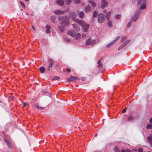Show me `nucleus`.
Returning a JSON list of instances; mask_svg holds the SVG:
<instances>
[{
	"label": "nucleus",
	"mask_w": 152,
	"mask_h": 152,
	"mask_svg": "<svg viewBox=\"0 0 152 152\" xmlns=\"http://www.w3.org/2000/svg\"><path fill=\"white\" fill-rule=\"evenodd\" d=\"M75 21L79 25L84 27L83 28V31L84 32H86L88 31L89 26L88 24H86L84 21L82 20H80L79 19H75Z\"/></svg>",
	"instance_id": "obj_1"
},
{
	"label": "nucleus",
	"mask_w": 152,
	"mask_h": 152,
	"mask_svg": "<svg viewBox=\"0 0 152 152\" xmlns=\"http://www.w3.org/2000/svg\"><path fill=\"white\" fill-rule=\"evenodd\" d=\"M78 15L79 17L82 19L84 16V13L83 12L81 11L79 12L78 11H77L75 12H72L71 13V17H72V19L75 21V19H77L75 18Z\"/></svg>",
	"instance_id": "obj_2"
},
{
	"label": "nucleus",
	"mask_w": 152,
	"mask_h": 152,
	"mask_svg": "<svg viewBox=\"0 0 152 152\" xmlns=\"http://www.w3.org/2000/svg\"><path fill=\"white\" fill-rule=\"evenodd\" d=\"M140 13L141 10H137L135 13L134 16L132 17L131 19V21L135 22L139 17Z\"/></svg>",
	"instance_id": "obj_3"
},
{
	"label": "nucleus",
	"mask_w": 152,
	"mask_h": 152,
	"mask_svg": "<svg viewBox=\"0 0 152 152\" xmlns=\"http://www.w3.org/2000/svg\"><path fill=\"white\" fill-rule=\"evenodd\" d=\"M96 43L94 39H92L91 38L88 39L86 42V46L87 47H90L93 46Z\"/></svg>",
	"instance_id": "obj_4"
},
{
	"label": "nucleus",
	"mask_w": 152,
	"mask_h": 152,
	"mask_svg": "<svg viewBox=\"0 0 152 152\" xmlns=\"http://www.w3.org/2000/svg\"><path fill=\"white\" fill-rule=\"evenodd\" d=\"M70 23L69 21L66 18H63L62 21L60 22L61 25L63 27L68 26Z\"/></svg>",
	"instance_id": "obj_5"
},
{
	"label": "nucleus",
	"mask_w": 152,
	"mask_h": 152,
	"mask_svg": "<svg viewBox=\"0 0 152 152\" xmlns=\"http://www.w3.org/2000/svg\"><path fill=\"white\" fill-rule=\"evenodd\" d=\"M105 15L101 13L99 15L98 19L99 23H103L105 20Z\"/></svg>",
	"instance_id": "obj_6"
},
{
	"label": "nucleus",
	"mask_w": 152,
	"mask_h": 152,
	"mask_svg": "<svg viewBox=\"0 0 152 152\" xmlns=\"http://www.w3.org/2000/svg\"><path fill=\"white\" fill-rule=\"evenodd\" d=\"M64 12H65L64 11L61 10H55L54 12V13L56 15L63 14Z\"/></svg>",
	"instance_id": "obj_7"
},
{
	"label": "nucleus",
	"mask_w": 152,
	"mask_h": 152,
	"mask_svg": "<svg viewBox=\"0 0 152 152\" xmlns=\"http://www.w3.org/2000/svg\"><path fill=\"white\" fill-rule=\"evenodd\" d=\"M68 34L71 36L74 37L76 36V33L73 30H70L67 32Z\"/></svg>",
	"instance_id": "obj_8"
},
{
	"label": "nucleus",
	"mask_w": 152,
	"mask_h": 152,
	"mask_svg": "<svg viewBox=\"0 0 152 152\" xmlns=\"http://www.w3.org/2000/svg\"><path fill=\"white\" fill-rule=\"evenodd\" d=\"M78 80V78L77 77H75L73 76H70L69 78L67 79V80L68 81H74L75 80Z\"/></svg>",
	"instance_id": "obj_9"
},
{
	"label": "nucleus",
	"mask_w": 152,
	"mask_h": 152,
	"mask_svg": "<svg viewBox=\"0 0 152 152\" xmlns=\"http://www.w3.org/2000/svg\"><path fill=\"white\" fill-rule=\"evenodd\" d=\"M48 61L49 63V64L48 65L49 68H51L53 64V61L51 58H49Z\"/></svg>",
	"instance_id": "obj_10"
},
{
	"label": "nucleus",
	"mask_w": 152,
	"mask_h": 152,
	"mask_svg": "<svg viewBox=\"0 0 152 152\" xmlns=\"http://www.w3.org/2000/svg\"><path fill=\"white\" fill-rule=\"evenodd\" d=\"M101 7L103 9L107 6L108 4L107 1H101Z\"/></svg>",
	"instance_id": "obj_11"
},
{
	"label": "nucleus",
	"mask_w": 152,
	"mask_h": 152,
	"mask_svg": "<svg viewBox=\"0 0 152 152\" xmlns=\"http://www.w3.org/2000/svg\"><path fill=\"white\" fill-rule=\"evenodd\" d=\"M56 2L58 5L60 6L63 5L64 4V1L62 0H57Z\"/></svg>",
	"instance_id": "obj_12"
},
{
	"label": "nucleus",
	"mask_w": 152,
	"mask_h": 152,
	"mask_svg": "<svg viewBox=\"0 0 152 152\" xmlns=\"http://www.w3.org/2000/svg\"><path fill=\"white\" fill-rule=\"evenodd\" d=\"M148 140L150 141L151 146L152 147V134L148 137Z\"/></svg>",
	"instance_id": "obj_13"
},
{
	"label": "nucleus",
	"mask_w": 152,
	"mask_h": 152,
	"mask_svg": "<svg viewBox=\"0 0 152 152\" xmlns=\"http://www.w3.org/2000/svg\"><path fill=\"white\" fill-rule=\"evenodd\" d=\"M73 28L77 31L80 30V28L76 24H73Z\"/></svg>",
	"instance_id": "obj_14"
},
{
	"label": "nucleus",
	"mask_w": 152,
	"mask_h": 152,
	"mask_svg": "<svg viewBox=\"0 0 152 152\" xmlns=\"http://www.w3.org/2000/svg\"><path fill=\"white\" fill-rule=\"evenodd\" d=\"M91 10V8L89 5H88L85 8V11L86 12H90Z\"/></svg>",
	"instance_id": "obj_15"
},
{
	"label": "nucleus",
	"mask_w": 152,
	"mask_h": 152,
	"mask_svg": "<svg viewBox=\"0 0 152 152\" xmlns=\"http://www.w3.org/2000/svg\"><path fill=\"white\" fill-rule=\"evenodd\" d=\"M111 12H109L106 14V17L107 19L109 20L111 18Z\"/></svg>",
	"instance_id": "obj_16"
},
{
	"label": "nucleus",
	"mask_w": 152,
	"mask_h": 152,
	"mask_svg": "<svg viewBox=\"0 0 152 152\" xmlns=\"http://www.w3.org/2000/svg\"><path fill=\"white\" fill-rule=\"evenodd\" d=\"M97 63L98 64V67L100 69L102 68L103 64L102 63H100V60L98 61Z\"/></svg>",
	"instance_id": "obj_17"
},
{
	"label": "nucleus",
	"mask_w": 152,
	"mask_h": 152,
	"mask_svg": "<svg viewBox=\"0 0 152 152\" xmlns=\"http://www.w3.org/2000/svg\"><path fill=\"white\" fill-rule=\"evenodd\" d=\"M147 0H138V4H141L142 3H145L146 2Z\"/></svg>",
	"instance_id": "obj_18"
},
{
	"label": "nucleus",
	"mask_w": 152,
	"mask_h": 152,
	"mask_svg": "<svg viewBox=\"0 0 152 152\" xmlns=\"http://www.w3.org/2000/svg\"><path fill=\"white\" fill-rule=\"evenodd\" d=\"M89 2L93 7H95L96 5V3L95 2L92 1H89Z\"/></svg>",
	"instance_id": "obj_19"
},
{
	"label": "nucleus",
	"mask_w": 152,
	"mask_h": 152,
	"mask_svg": "<svg viewBox=\"0 0 152 152\" xmlns=\"http://www.w3.org/2000/svg\"><path fill=\"white\" fill-rule=\"evenodd\" d=\"M114 44V43L112 42L110 43L107 45L106 46V48H109L110 47H111Z\"/></svg>",
	"instance_id": "obj_20"
},
{
	"label": "nucleus",
	"mask_w": 152,
	"mask_h": 152,
	"mask_svg": "<svg viewBox=\"0 0 152 152\" xmlns=\"http://www.w3.org/2000/svg\"><path fill=\"white\" fill-rule=\"evenodd\" d=\"M134 118V117L132 115H131L128 118V120L129 121H132V120H133Z\"/></svg>",
	"instance_id": "obj_21"
},
{
	"label": "nucleus",
	"mask_w": 152,
	"mask_h": 152,
	"mask_svg": "<svg viewBox=\"0 0 152 152\" xmlns=\"http://www.w3.org/2000/svg\"><path fill=\"white\" fill-rule=\"evenodd\" d=\"M120 37L119 36H117L116 38L112 42L114 44L119 39H120Z\"/></svg>",
	"instance_id": "obj_22"
},
{
	"label": "nucleus",
	"mask_w": 152,
	"mask_h": 152,
	"mask_svg": "<svg viewBox=\"0 0 152 152\" xmlns=\"http://www.w3.org/2000/svg\"><path fill=\"white\" fill-rule=\"evenodd\" d=\"M120 37L119 36H117L116 38L112 42L114 44L119 39H120Z\"/></svg>",
	"instance_id": "obj_23"
},
{
	"label": "nucleus",
	"mask_w": 152,
	"mask_h": 152,
	"mask_svg": "<svg viewBox=\"0 0 152 152\" xmlns=\"http://www.w3.org/2000/svg\"><path fill=\"white\" fill-rule=\"evenodd\" d=\"M146 128L148 129H152V124H148L146 126Z\"/></svg>",
	"instance_id": "obj_24"
},
{
	"label": "nucleus",
	"mask_w": 152,
	"mask_h": 152,
	"mask_svg": "<svg viewBox=\"0 0 152 152\" xmlns=\"http://www.w3.org/2000/svg\"><path fill=\"white\" fill-rule=\"evenodd\" d=\"M140 6V8L141 9H144L146 7L145 4V3H142L141 4Z\"/></svg>",
	"instance_id": "obj_25"
},
{
	"label": "nucleus",
	"mask_w": 152,
	"mask_h": 152,
	"mask_svg": "<svg viewBox=\"0 0 152 152\" xmlns=\"http://www.w3.org/2000/svg\"><path fill=\"white\" fill-rule=\"evenodd\" d=\"M81 34L80 33H77L76 35L75 38L76 39H79L81 37Z\"/></svg>",
	"instance_id": "obj_26"
},
{
	"label": "nucleus",
	"mask_w": 152,
	"mask_h": 152,
	"mask_svg": "<svg viewBox=\"0 0 152 152\" xmlns=\"http://www.w3.org/2000/svg\"><path fill=\"white\" fill-rule=\"evenodd\" d=\"M51 20L53 23H54L55 21V18L54 16H52L51 17Z\"/></svg>",
	"instance_id": "obj_27"
},
{
	"label": "nucleus",
	"mask_w": 152,
	"mask_h": 152,
	"mask_svg": "<svg viewBox=\"0 0 152 152\" xmlns=\"http://www.w3.org/2000/svg\"><path fill=\"white\" fill-rule=\"evenodd\" d=\"M130 40L129 39L126 41H125L124 43L123 44V45L124 46H125L126 45H127L128 44L129 42H130Z\"/></svg>",
	"instance_id": "obj_28"
},
{
	"label": "nucleus",
	"mask_w": 152,
	"mask_h": 152,
	"mask_svg": "<svg viewBox=\"0 0 152 152\" xmlns=\"http://www.w3.org/2000/svg\"><path fill=\"white\" fill-rule=\"evenodd\" d=\"M45 68L44 67H42L40 68V71L41 72L43 73L45 72Z\"/></svg>",
	"instance_id": "obj_29"
},
{
	"label": "nucleus",
	"mask_w": 152,
	"mask_h": 152,
	"mask_svg": "<svg viewBox=\"0 0 152 152\" xmlns=\"http://www.w3.org/2000/svg\"><path fill=\"white\" fill-rule=\"evenodd\" d=\"M7 144L8 145V147L10 148H12V145L8 141H6Z\"/></svg>",
	"instance_id": "obj_30"
},
{
	"label": "nucleus",
	"mask_w": 152,
	"mask_h": 152,
	"mask_svg": "<svg viewBox=\"0 0 152 152\" xmlns=\"http://www.w3.org/2000/svg\"><path fill=\"white\" fill-rule=\"evenodd\" d=\"M59 29L61 32H63L64 31V29L61 26L59 27Z\"/></svg>",
	"instance_id": "obj_31"
},
{
	"label": "nucleus",
	"mask_w": 152,
	"mask_h": 152,
	"mask_svg": "<svg viewBox=\"0 0 152 152\" xmlns=\"http://www.w3.org/2000/svg\"><path fill=\"white\" fill-rule=\"evenodd\" d=\"M121 15H120L118 14V15H117L115 16V18L116 19L118 20V19H120L121 18Z\"/></svg>",
	"instance_id": "obj_32"
},
{
	"label": "nucleus",
	"mask_w": 152,
	"mask_h": 152,
	"mask_svg": "<svg viewBox=\"0 0 152 152\" xmlns=\"http://www.w3.org/2000/svg\"><path fill=\"white\" fill-rule=\"evenodd\" d=\"M98 14V12H97L96 11H94L93 15V17H96L97 16Z\"/></svg>",
	"instance_id": "obj_33"
},
{
	"label": "nucleus",
	"mask_w": 152,
	"mask_h": 152,
	"mask_svg": "<svg viewBox=\"0 0 152 152\" xmlns=\"http://www.w3.org/2000/svg\"><path fill=\"white\" fill-rule=\"evenodd\" d=\"M107 24L108 25V26L110 27H111L112 26V22L111 20H109L108 21Z\"/></svg>",
	"instance_id": "obj_34"
},
{
	"label": "nucleus",
	"mask_w": 152,
	"mask_h": 152,
	"mask_svg": "<svg viewBox=\"0 0 152 152\" xmlns=\"http://www.w3.org/2000/svg\"><path fill=\"white\" fill-rule=\"evenodd\" d=\"M60 79V77L58 76H56L54 77H53V78L52 79V80H57L58 79Z\"/></svg>",
	"instance_id": "obj_35"
},
{
	"label": "nucleus",
	"mask_w": 152,
	"mask_h": 152,
	"mask_svg": "<svg viewBox=\"0 0 152 152\" xmlns=\"http://www.w3.org/2000/svg\"><path fill=\"white\" fill-rule=\"evenodd\" d=\"M19 2H20V5L23 7H24V8H25V5H24V4L21 1H20Z\"/></svg>",
	"instance_id": "obj_36"
},
{
	"label": "nucleus",
	"mask_w": 152,
	"mask_h": 152,
	"mask_svg": "<svg viewBox=\"0 0 152 152\" xmlns=\"http://www.w3.org/2000/svg\"><path fill=\"white\" fill-rule=\"evenodd\" d=\"M125 46H124L123 44L122 45H121L118 48V50H120L123 48Z\"/></svg>",
	"instance_id": "obj_37"
},
{
	"label": "nucleus",
	"mask_w": 152,
	"mask_h": 152,
	"mask_svg": "<svg viewBox=\"0 0 152 152\" xmlns=\"http://www.w3.org/2000/svg\"><path fill=\"white\" fill-rule=\"evenodd\" d=\"M126 39V37L125 36H123L121 37V41H123Z\"/></svg>",
	"instance_id": "obj_38"
},
{
	"label": "nucleus",
	"mask_w": 152,
	"mask_h": 152,
	"mask_svg": "<svg viewBox=\"0 0 152 152\" xmlns=\"http://www.w3.org/2000/svg\"><path fill=\"white\" fill-rule=\"evenodd\" d=\"M46 32L47 33H50V29H47L46 30Z\"/></svg>",
	"instance_id": "obj_39"
},
{
	"label": "nucleus",
	"mask_w": 152,
	"mask_h": 152,
	"mask_svg": "<svg viewBox=\"0 0 152 152\" xmlns=\"http://www.w3.org/2000/svg\"><path fill=\"white\" fill-rule=\"evenodd\" d=\"M115 152H120L118 148L117 147L115 148Z\"/></svg>",
	"instance_id": "obj_40"
},
{
	"label": "nucleus",
	"mask_w": 152,
	"mask_h": 152,
	"mask_svg": "<svg viewBox=\"0 0 152 152\" xmlns=\"http://www.w3.org/2000/svg\"><path fill=\"white\" fill-rule=\"evenodd\" d=\"M45 27L47 28V29H50L51 28V27L50 26L48 25H46V26Z\"/></svg>",
	"instance_id": "obj_41"
},
{
	"label": "nucleus",
	"mask_w": 152,
	"mask_h": 152,
	"mask_svg": "<svg viewBox=\"0 0 152 152\" xmlns=\"http://www.w3.org/2000/svg\"><path fill=\"white\" fill-rule=\"evenodd\" d=\"M73 0H66V1H67L68 4H69L70 2L72 1Z\"/></svg>",
	"instance_id": "obj_42"
},
{
	"label": "nucleus",
	"mask_w": 152,
	"mask_h": 152,
	"mask_svg": "<svg viewBox=\"0 0 152 152\" xmlns=\"http://www.w3.org/2000/svg\"><path fill=\"white\" fill-rule=\"evenodd\" d=\"M139 152H143L142 149L141 148H140L138 149Z\"/></svg>",
	"instance_id": "obj_43"
},
{
	"label": "nucleus",
	"mask_w": 152,
	"mask_h": 152,
	"mask_svg": "<svg viewBox=\"0 0 152 152\" xmlns=\"http://www.w3.org/2000/svg\"><path fill=\"white\" fill-rule=\"evenodd\" d=\"M126 109H127V108H124L122 110V112L123 113H125L126 110Z\"/></svg>",
	"instance_id": "obj_44"
},
{
	"label": "nucleus",
	"mask_w": 152,
	"mask_h": 152,
	"mask_svg": "<svg viewBox=\"0 0 152 152\" xmlns=\"http://www.w3.org/2000/svg\"><path fill=\"white\" fill-rule=\"evenodd\" d=\"M131 23V21H130V22L128 23L127 24V27H129V26H130Z\"/></svg>",
	"instance_id": "obj_45"
},
{
	"label": "nucleus",
	"mask_w": 152,
	"mask_h": 152,
	"mask_svg": "<svg viewBox=\"0 0 152 152\" xmlns=\"http://www.w3.org/2000/svg\"><path fill=\"white\" fill-rule=\"evenodd\" d=\"M75 2L76 3H78L80 2V0H76L75 1Z\"/></svg>",
	"instance_id": "obj_46"
},
{
	"label": "nucleus",
	"mask_w": 152,
	"mask_h": 152,
	"mask_svg": "<svg viewBox=\"0 0 152 152\" xmlns=\"http://www.w3.org/2000/svg\"><path fill=\"white\" fill-rule=\"evenodd\" d=\"M86 37V35L85 34H82V37L83 38H84Z\"/></svg>",
	"instance_id": "obj_47"
},
{
	"label": "nucleus",
	"mask_w": 152,
	"mask_h": 152,
	"mask_svg": "<svg viewBox=\"0 0 152 152\" xmlns=\"http://www.w3.org/2000/svg\"><path fill=\"white\" fill-rule=\"evenodd\" d=\"M44 109V107H39V109L40 110H42Z\"/></svg>",
	"instance_id": "obj_48"
},
{
	"label": "nucleus",
	"mask_w": 152,
	"mask_h": 152,
	"mask_svg": "<svg viewBox=\"0 0 152 152\" xmlns=\"http://www.w3.org/2000/svg\"><path fill=\"white\" fill-rule=\"evenodd\" d=\"M66 71H67L68 72H70V71H71V70L70 69H69V68H67L66 69Z\"/></svg>",
	"instance_id": "obj_49"
},
{
	"label": "nucleus",
	"mask_w": 152,
	"mask_h": 152,
	"mask_svg": "<svg viewBox=\"0 0 152 152\" xmlns=\"http://www.w3.org/2000/svg\"><path fill=\"white\" fill-rule=\"evenodd\" d=\"M126 152H131V151L129 149H127L126 151Z\"/></svg>",
	"instance_id": "obj_50"
},
{
	"label": "nucleus",
	"mask_w": 152,
	"mask_h": 152,
	"mask_svg": "<svg viewBox=\"0 0 152 152\" xmlns=\"http://www.w3.org/2000/svg\"><path fill=\"white\" fill-rule=\"evenodd\" d=\"M35 106L38 109H39V105L38 104H36L35 105Z\"/></svg>",
	"instance_id": "obj_51"
},
{
	"label": "nucleus",
	"mask_w": 152,
	"mask_h": 152,
	"mask_svg": "<svg viewBox=\"0 0 152 152\" xmlns=\"http://www.w3.org/2000/svg\"><path fill=\"white\" fill-rule=\"evenodd\" d=\"M149 121L151 123H152V118H151L149 120Z\"/></svg>",
	"instance_id": "obj_52"
},
{
	"label": "nucleus",
	"mask_w": 152,
	"mask_h": 152,
	"mask_svg": "<svg viewBox=\"0 0 152 152\" xmlns=\"http://www.w3.org/2000/svg\"><path fill=\"white\" fill-rule=\"evenodd\" d=\"M32 28L34 30H35V27H34L33 26H32Z\"/></svg>",
	"instance_id": "obj_53"
},
{
	"label": "nucleus",
	"mask_w": 152,
	"mask_h": 152,
	"mask_svg": "<svg viewBox=\"0 0 152 152\" xmlns=\"http://www.w3.org/2000/svg\"><path fill=\"white\" fill-rule=\"evenodd\" d=\"M23 106H25L26 105V103H23Z\"/></svg>",
	"instance_id": "obj_54"
},
{
	"label": "nucleus",
	"mask_w": 152,
	"mask_h": 152,
	"mask_svg": "<svg viewBox=\"0 0 152 152\" xmlns=\"http://www.w3.org/2000/svg\"><path fill=\"white\" fill-rule=\"evenodd\" d=\"M121 152H126L123 149L122 150Z\"/></svg>",
	"instance_id": "obj_55"
},
{
	"label": "nucleus",
	"mask_w": 152,
	"mask_h": 152,
	"mask_svg": "<svg viewBox=\"0 0 152 152\" xmlns=\"http://www.w3.org/2000/svg\"><path fill=\"white\" fill-rule=\"evenodd\" d=\"M102 1H106V0H102Z\"/></svg>",
	"instance_id": "obj_56"
},
{
	"label": "nucleus",
	"mask_w": 152,
	"mask_h": 152,
	"mask_svg": "<svg viewBox=\"0 0 152 152\" xmlns=\"http://www.w3.org/2000/svg\"><path fill=\"white\" fill-rule=\"evenodd\" d=\"M58 65H59V64H57L56 65L57 66H58Z\"/></svg>",
	"instance_id": "obj_57"
},
{
	"label": "nucleus",
	"mask_w": 152,
	"mask_h": 152,
	"mask_svg": "<svg viewBox=\"0 0 152 152\" xmlns=\"http://www.w3.org/2000/svg\"><path fill=\"white\" fill-rule=\"evenodd\" d=\"M97 136V134H96L95 135V137H96Z\"/></svg>",
	"instance_id": "obj_58"
},
{
	"label": "nucleus",
	"mask_w": 152,
	"mask_h": 152,
	"mask_svg": "<svg viewBox=\"0 0 152 152\" xmlns=\"http://www.w3.org/2000/svg\"><path fill=\"white\" fill-rule=\"evenodd\" d=\"M29 0H25V1H28Z\"/></svg>",
	"instance_id": "obj_59"
},
{
	"label": "nucleus",
	"mask_w": 152,
	"mask_h": 152,
	"mask_svg": "<svg viewBox=\"0 0 152 152\" xmlns=\"http://www.w3.org/2000/svg\"><path fill=\"white\" fill-rule=\"evenodd\" d=\"M50 69L49 68H48V71H50Z\"/></svg>",
	"instance_id": "obj_60"
},
{
	"label": "nucleus",
	"mask_w": 152,
	"mask_h": 152,
	"mask_svg": "<svg viewBox=\"0 0 152 152\" xmlns=\"http://www.w3.org/2000/svg\"><path fill=\"white\" fill-rule=\"evenodd\" d=\"M104 12H105V11H104Z\"/></svg>",
	"instance_id": "obj_61"
}]
</instances>
